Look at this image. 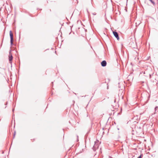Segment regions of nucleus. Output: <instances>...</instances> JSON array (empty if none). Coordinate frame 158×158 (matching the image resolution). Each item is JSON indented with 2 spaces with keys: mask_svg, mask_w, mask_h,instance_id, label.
Here are the masks:
<instances>
[{
  "mask_svg": "<svg viewBox=\"0 0 158 158\" xmlns=\"http://www.w3.org/2000/svg\"><path fill=\"white\" fill-rule=\"evenodd\" d=\"M98 143H95L94 145V146L93 149L94 151H95L98 148Z\"/></svg>",
  "mask_w": 158,
  "mask_h": 158,
  "instance_id": "1",
  "label": "nucleus"
},
{
  "mask_svg": "<svg viewBox=\"0 0 158 158\" xmlns=\"http://www.w3.org/2000/svg\"><path fill=\"white\" fill-rule=\"evenodd\" d=\"M10 40V44H11V45H12L13 44V41L14 40Z\"/></svg>",
  "mask_w": 158,
  "mask_h": 158,
  "instance_id": "9",
  "label": "nucleus"
},
{
  "mask_svg": "<svg viewBox=\"0 0 158 158\" xmlns=\"http://www.w3.org/2000/svg\"><path fill=\"white\" fill-rule=\"evenodd\" d=\"M106 60H103L101 62V65L102 67H105L106 65Z\"/></svg>",
  "mask_w": 158,
  "mask_h": 158,
  "instance_id": "4",
  "label": "nucleus"
},
{
  "mask_svg": "<svg viewBox=\"0 0 158 158\" xmlns=\"http://www.w3.org/2000/svg\"><path fill=\"white\" fill-rule=\"evenodd\" d=\"M58 37H57V40H58Z\"/></svg>",
  "mask_w": 158,
  "mask_h": 158,
  "instance_id": "12",
  "label": "nucleus"
},
{
  "mask_svg": "<svg viewBox=\"0 0 158 158\" xmlns=\"http://www.w3.org/2000/svg\"><path fill=\"white\" fill-rule=\"evenodd\" d=\"M109 158H112V157L110 156H109Z\"/></svg>",
  "mask_w": 158,
  "mask_h": 158,
  "instance_id": "10",
  "label": "nucleus"
},
{
  "mask_svg": "<svg viewBox=\"0 0 158 158\" xmlns=\"http://www.w3.org/2000/svg\"><path fill=\"white\" fill-rule=\"evenodd\" d=\"M13 56L12 54L10 52H9V60L10 63H11L12 60L13 59Z\"/></svg>",
  "mask_w": 158,
  "mask_h": 158,
  "instance_id": "2",
  "label": "nucleus"
},
{
  "mask_svg": "<svg viewBox=\"0 0 158 158\" xmlns=\"http://www.w3.org/2000/svg\"><path fill=\"white\" fill-rule=\"evenodd\" d=\"M143 156V155L142 154H141L137 158H142V157Z\"/></svg>",
  "mask_w": 158,
  "mask_h": 158,
  "instance_id": "7",
  "label": "nucleus"
},
{
  "mask_svg": "<svg viewBox=\"0 0 158 158\" xmlns=\"http://www.w3.org/2000/svg\"><path fill=\"white\" fill-rule=\"evenodd\" d=\"M13 111H14V109H13Z\"/></svg>",
  "mask_w": 158,
  "mask_h": 158,
  "instance_id": "13",
  "label": "nucleus"
},
{
  "mask_svg": "<svg viewBox=\"0 0 158 158\" xmlns=\"http://www.w3.org/2000/svg\"><path fill=\"white\" fill-rule=\"evenodd\" d=\"M155 113H154V114H156L158 112V107L156 106L155 107Z\"/></svg>",
  "mask_w": 158,
  "mask_h": 158,
  "instance_id": "6",
  "label": "nucleus"
},
{
  "mask_svg": "<svg viewBox=\"0 0 158 158\" xmlns=\"http://www.w3.org/2000/svg\"><path fill=\"white\" fill-rule=\"evenodd\" d=\"M150 1L153 5L155 4V2H154L152 1V0H149Z\"/></svg>",
  "mask_w": 158,
  "mask_h": 158,
  "instance_id": "8",
  "label": "nucleus"
},
{
  "mask_svg": "<svg viewBox=\"0 0 158 158\" xmlns=\"http://www.w3.org/2000/svg\"><path fill=\"white\" fill-rule=\"evenodd\" d=\"M149 76H150V78H151V74H150Z\"/></svg>",
  "mask_w": 158,
  "mask_h": 158,
  "instance_id": "11",
  "label": "nucleus"
},
{
  "mask_svg": "<svg viewBox=\"0 0 158 158\" xmlns=\"http://www.w3.org/2000/svg\"><path fill=\"white\" fill-rule=\"evenodd\" d=\"M113 34L114 36L116 37V38L117 39V40L119 39L118 35V33L117 32L113 31Z\"/></svg>",
  "mask_w": 158,
  "mask_h": 158,
  "instance_id": "3",
  "label": "nucleus"
},
{
  "mask_svg": "<svg viewBox=\"0 0 158 158\" xmlns=\"http://www.w3.org/2000/svg\"><path fill=\"white\" fill-rule=\"evenodd\" d=\"M10 40H13V34L12 32L11 31H10Z\"/></svg>",
  "mask_w": 158,
  "mask_h": 158,
  "instance_id": "5",
  "label": "nucleus"
}]
</instances>
